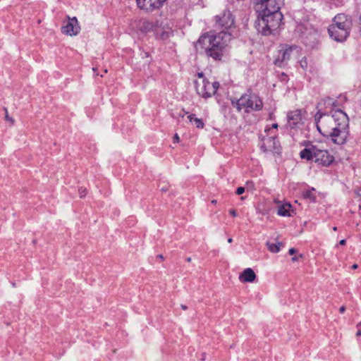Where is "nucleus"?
<instances>
[{"mask_svg": "<svg viewBox=\"0 0 361 361\" xmlns=\"http://www.w3.org/2000/svg\"><path fill=\"white\" fill-rule=\"evenodd\" d=\"M315 121L318 131L336 145H343L349 135V119L341 110L329 114L317 113Z\"/></svg>", "mask_w": 361, "mask_h": 361, "instance_id": "obj_1", "label": "nucleus"}, {"mask_svg": "<svg viewBox=\"0 0 361 361\" xmlns=\"http://www.w3.org/2000/svg\"><path fill=\"white\" fill-rule=\"evenodd\" d=\"M231 39V35L228 31L221 30L218 33L211 32L199 38L195 48L197 51L204 53L214 60H221Z\"/></svg>", "mask_w": 361, "mask_h": 361, "instance_id": "obj_2", "label": "nucleus"}, {"mask_svg": "<svg viewBox=\"0 0 361 361\" xmlns=\"http://www.w3.org/2000/svg\"><path fill=\"white\" fill-rule=\"evenodd\" d=\"M258 19L256 27L259 32L264 35H269L276 30L281 25L283 19L280 12H257Z\"/></svg>", "mask_w": 361, "mask_h": 361, "instance_id": "obj_3", "label": "nucleus"}, {"mask_svg": "<svg viewBox=\"0 0 361 361\" xmlns=\"http://www.w3.org/2000/svg\"><path fill=\"white\" fill-rule=\"evenodd\" d=\"M350 18L343 13L336 16L333 23L329 25L328 32L331 38L337 42H343L348 37L351 28Z\"/></svg>", "mask_w": 361, "mask_h": 361, "instance_id": "obj_4", "label": "nucleus"}, {"mask_svg": "<svg viewBox=\"0 0 361 361\" xmlns=\"http://www.w3.org/2000/svg\"><path fill=\"white\" fill-rule=\"evenodd\" d=\"M197 78L195 80V87L197 94L204 99L214 96L219 87L216 81L210 82L204 78L202 73H198Z\"/></svg>", "mask_w": 361, "mask_h": 361, "instance_id": "obj_5", "label": "nucleus"}, {"mask_svg": "<svg viewBox=\"0 0 361 361\" xmlns=\"http://www.w3.org/2000/svg\"><path fill=\"white\" fill-rule=\"evenodd\" d=\"M232 106L238 111L245 109V112L259 111L262 109L263 103L260 98L255 94H243L236 101H231Z\"/></svg>", "mask_w": 361, "mask_h": 361, "instance_id": "obj_6", "label": "nucleus"}, {"mask_svg": "<svg viewBox=\"0 0 361 361\" xmlns=\"http://www.w3.org/2000/svg\"><path fill=\"white\" fill-rule=\"evenodd\" d=\"M257 12H279L283 0H254Z\"/></svg>", "mask_w": 361, "mask_h": 361, "instance_id": "obj_7", "label": "nucleus"}, {"mask_svg": "<svg viewBox=\"0 0 361 361\" xmlns=\"http://www.w3.org/2000/svg\"><path fill=\"white\" fill-rule=\"evenodd\" d=\"M270 130V128H265L264 133L267 134L262 138L261 148L263 149L264 152L278 153L280 145L275 135H271L268 133Z\"/></svg>", "mask_w": 361, "mask_h": 361, "instance_id": "obj_8", "label": "nucleus"}, {"mask_svg": "<svg viewBox=\"0 0 361 361\" xmlns=\"http://www.w3.org/2000/svg\"><path fill=\"white\" fill-rule=\"evenodd\" d=\"M216 24L220 28L227 30L231 29L234 25V18L228 10H224L215 17Z\"/></svg>", "mask_w": 361, "mask_h": 361, "instance_id": "obj_9", "label": "nucleus"}, {"mask_svg": "<svg viewBox=\"0 0 361 361\" xmlns=\"http://www.w3.org/2000/svg\"><path fill=\"white\" fill-rule=\"evenodd\" d=\"M300 147H304L299 153L300 157L302 159L307 161L314 160L317 146L314 145L310 141H304L300 143Z\"/></svg>", "mask_w": 361, "mask_h": 361, "instance_id": "obj_10", "label": "nucleus"}, {"mask_svg": "<svg viewBox=\"0 0 361 361\" xmlns=\"http://www.w3.org/2000/svg\"><path fill=\"white\" fill-rule=\"evenodd\" d=\"M314 160L318 164L327 166L334 161V158L327 150L320 149L317 147Z\"/></svg>", "mask_w": 361, "mask_h": 361, "instance_id": "obj_11", "label": "nucleus"}, {"mask_svg": "<svg viewBox=\"0 0 361 361\" xmlns=\"http://www.w3.org/2000/svg\"><path fill=\"white\" fill-rule=\"evenodd\" d=\"M80 30V27L75 17H68L67 23L61 27V32L69 36L77 35Z\"/></svg>", "mask_w": 361, "mask_h": 361, "instance_id": "obj_12", "label": "nucleus"}, {"mask_svg": "<svg viewBox=\"0 0 361 361\" xmlns=\"http://www.w3.org/2000/svg\"><path fill=\"white\" fill-rule=\"evenodd\" d=\"M166 0H137V6L146 11H152L160 8Z\"/></svg>", "mask_w": 361, "mask_h": 361, "instance_id": "obj_13", "label": "nucleus"}, {"mask_svg": "<svg viewBox=\"0 0 361 361\" xmlns=\"http://www.w3.org/2000/svg\"><path fill=\"white\" fill-rule=\"evenodd\" d=\"M256 279V274L251 268H247L239 276V280L243 283H252Z\"/></svg>", "mask_w": 361, "mask_h": 361, "instance_id": "obj_14", "label": "nucleus"}, {"mask_svg": "<svg viewBox=\"0 0 361 361\" xmlns=\"http://www.w3.org/2000/svg\"><path fill=\"white\" fill-rule=\"evenodd\" d=\"M293 51L292 47H288L287 49L280 51V55L278 59L276 60L275 63L279 66H282V63L289 61L291 57V54Z\"/></svg>", "mask_w": 361, "mask_h": 361, "instance_id": "obj_15", "label": "nucleus"}, {"mask_svg": "<svg viewBox=\"0 0 361 361\" xmlns=\"http://www.w3.org/2000/svg\"><path fill=\"white\" fill-rule=\"evenodd\" d=\"M306 111L303 109L295 111V128H298L300 125L304 124L306 120Z\"/></svg>", "mask_w": 361, "mask_h": 361, "instance_id": "obj_16", "label": "nucleus"}, {"mask_svg": "<svg viewBox=\"0 0 361 361\" xmlns=\"http://www.w3.org/2000/svg\"><path fill=\"white\" fill-rule=\"evenodd\" d=\"M296 30L299 32L300 35L303 37L307 32V35L312 36L314 34L313 29L310 26L308 23L305 24H299L296 27Z\"/></svg>", "mask_w": 361, "mask_h": 361, "instance_id": "obj_17", "label": "nucleus"}, {"mask_svg": "<svg viewBox=\"0 0 361 361\" xmlns=\"http://www.w3.org/2000/svg\"><path fill=\"white\" fill-rule=\"evenodd\" d=\"M291 208V204L290 203H286L283 204H281L278 208V214L280 216H290V209Z\"/></svg>", "mask_w": 361, "mask_h": 361, "instance_id": "obj_18", "label": "nucleus"}, {"mask_svg": "<svg viewBox=\"0 0 361 361\" xmlns=\"http://www.w3.org/2000/svg\"><path fill=\"white\" fill-rule=\"evenodd\" d=\"M188 118L189 119L190 123H194L197 128H204V124L202 120L195 118L194 114L188 116Z\"/></svg>", "mask_w": 361, "mask_h": 361, "instance_id": "obj_19", "label": "nucleus"}, {"mask_svg": "<svg viewBox=\"0 0 361 361\" xmlns=\"http://www.w3.org/2000/svg\"><path fill=\"white\" fill-rule=\"evenodd\" d=\"M302 195L305 199H308L311 201H314L316 199L315 190L314 188L303 191Z\"/></svg>", "mask_w": 361, "mask_h": 361, "instance_id": "obj_20", "label": "nucleus"}, {"mask_svg": "<svg viewBox=\"0 0 361 361\" xmlns=\"http://www.w3.org/2000/svg\"><path fill=\"white\" fill-rule=\"evenodd\" d=\"M267 245L268 247V250L271 252L277 253L280 251V248H281V246H282V244L281 243H271L267 242Z\"/></svg>", "mask_w": 361, "mask_h": 361, "instance_id": "obj_21", "label": "nucleus"}, {"mask_svg": "<svg viewBox=\"0 0 361 361\" xmlns=\"http://www.w3.org/2000/svg\"><path fill=\"white\" fill-rule=\"evenodd\" d=\"M86 194H87V191H86L85 188H81L79 189V195L81 198L85 197Z\"/></svg>", "mask_w": 361, "mask_h": 361, "instance_id": "obj_22", "label": "nucleus"}, {"mask_svg": "<svg viewBox=\"0 0 361 361\" xmlns=\"http://www.w3.org/2000/svg\"><path fill=\"white\" fill-rule=\"evenodd\" d=\"M4 111H6V116H5V118H6V121H11L12 123H14V120H13L12 118H11V117H9V116H8V111H7V109H6V108H5V109H4Z\"/></svg>", "mask_w": 361, "mask_h": 361, "instance_id": "obj_23", "label": "nucleus"}, {"mask_svg": "<svg viewBox=\"0 0 361 361\" xmlns=\"http://www.w3.org/2000/svg\"><path fill=\"white\" fill-rule=\"evenodd\" d=\"M245 192V188L243 187H238L236 190L237 195H242Z\"/></svg>", "mask_w": 361, "mask_h": 361, "instance_id": "obj_24", "label": "nucleus"}, {"mask_svg": "<svg viewBox=\"0 0 361 361\" xmlns=\"http://www.w3.org/2000/svg\"><path fill=\"white\" fill-rule=\"evenodd\" d=\"M173 139L174 142H178L180 140V137L178 134H175Z\"/></svg>", "mask_w": 361, "mask_h": 361, "instance_id": "obj_25", "label": "nucleus"}, {"mask_svg": "<svg viewBox=\"0 0 361 361\" xmlns=\"http://www.w3.org/2000/svg\"><path fill=\"white\" fill-rule=\"evenodd\" d=\"M229 213L233 216H235L237 215V213H236L235 210H234V209H231L229 211Z\"/></svg>", "mask_w": 361, "mask_h": 361, "instance_id": "obj_26", "label": "nucleus"}, {"mask_svg": "<svg viewBox=\"0 0 361 361\" xmlns=\"http://www.w3.org/2000/svg\"><path fill=\"white\" fill-rule=\"evenodd\" d=\"M345 310V306H341V307L339 308V312H340V313H341V314L344 313Z\"/></svg>", "mask_w": 361, "mask_h": 361, "instance_id": "obj_27", "label": "nucleus"}, {"mask_svg": "<svg viewBox=\"0 0 361 361\" xmlns=\"http://www.w3.org/2000/svg\"><path fill=\"white\" fill-rule=\"evenodd\" d=\"M345 243H346V240L344 239L339 241V245H345Z\"/></svg>", "mask_w": 361, "mask_h": 361, "instance_id": "obj_28", "label": "nucleus"}, {"mask_svg": "<svg viewBox=\"0 0 361 361\" xmlns=\"http://www.w3.org/2000/svg\"><path fill=\"white\" fill-rule=\"evenodd\" d=\"M288 253L290 255H293V253H294V251H293V247H291L288 250Z\"/></svg>", "mask_w": 361, "mask_h": 361, "instance_id": "obj_29", "label": "nucleus"}, {"mask_svg": "<svg viewBox=\"0 0 361 361\" xmlns=\"http://www.w3.org/2000/svg\"><path fill=\"white\" fill-rule=\"evenodd\" d=\"M181 308L183 310H186L188 309V307L185 305H181Z\"/></svg>", "mask_w": 361, "mask_h": 361, "instance_id": "obj_30", "label": "nucleus"}, {"mask_svg": "<svg viewBox=\"0 0 361 361\" xmlns=\"http://www.w3.org/2000/svg\"><path fill=\"white\" fill-rule=\"evenodd\" d=\"M356 335H357V336H361V329H359V330L357 331Z\"/></svg>", "mask_w": 361, "mask_h": 361, "instance_id": "obj_31", "label": "nucleus"}, {"mask_svg": "<svg viewBox=\"0 0 361 361\" xmlns=\"http://www.w3.org/2000/svg\"><path fill=\"white\" fill-rule=\"evenodd\" d=\"M271 128L276 129L278 128V124H276V123L273 124Z\"/></svg>", "mask_w": 361, "mask_h": 361, "instance_id": "obj_32", "label": "nucleus"}, {"mask_svg": "<svg viewBox=\"0 0 361 361\" xmlns=\"http://www.w3.org/2000/svg\"><path fill=\"white\" fill-rule=\"evenodd\" d=\"M357 268V264H355L352 266V269H355Z\"/></svg>", "mask_w": 361, "mask_h": 361, "instance_id": "obj_33", "label": "nucleus"}, {"mask_svg": "<svg viewBox=\"0 0 361 361\" xmlns=\"http://www.w3.org/2000/svg\"><path fill=\"white\" fill-rule=\"evenodd\" d=\"M232 241H233V239H232L231 238H228V242L229 243H232Z\"/></svg>", "mask_w": 361, "mask_h": 361, "instance_id": "obj_34", "label": "nucleus"}, {"mask_svg": "<svg viewBox=\"0 0 361 361\" xmlns=\"http://www.w3.org/2000/svg\"><path fill=\"white\" fill-rule=\"evenodd\" d=\"M157 257H158L159 258H160V259H163V258H164V257H163V255H159Z\"/></svg>", "mask_w": 361, "mask_h": 361, "instance_id": "obj_35", "label": "nucleus"}, {"mask_svg": "<svg viewBox=\"0 0 361 361\" xmlns=\"http://www.w3.org/2000/svg\"><path fill=\"white\" fill-rule=\"evenodd\" d=\"M186 261L188 262H191V258L190 257L187 258Z\"/></svg>", "mask_w": 361, "mask_h": 361, "instance_id": "obj_36", "label": "nucleus"}, {"mask_svg": "<svg viewBox=\"0 0 361 361\" xmlns=\"http://www.w3.org/2000/svg\"><path fill=\"white\" fill-rule=\"evenodd\" d=\"M288 119H292L293 118H292V116H291L290 114H288Z\"/></svg>", "mask_w": 361, "mask_h": 361, "instance_id": "obj_37", "label": "nucleus"}, {"mask_svg": "<svg viewBox=\"0 0 361 361\" xmlns=\"http://www.w3.org/2000/svg\"><path fill=\"white\" fill-rule=\"evenodd\" d=\"M333 230H334V231H337V227H336V226H334V227L333 228Z\"/></svg>", "mask_w": 361, "mask_h": 361, "instance_id": "obj_38", "label": "nucleus"}, {"mask_svg": "<svg viewBox=\"0 0 361 361\" xmlns=\"http://www.w3.org/2000/svg\"><path fill=\"white\" fill-rule=\"evenodd\" d=\"M212 204H216V200H212Z\"/></svg>", "mask_w": 361, "mask_h": 361, "instance_id": "obj_39", "label": "nucleus"}, {"mask_svg": "<svg viewBox=\"0 0 361 361\" xmlns=\"http://www.w3.org/2000/svg\"><path fill=\"white\" fill-rule=\"evenodd\" d=\"M357 195L361 197V191L357 192Z\"/></svg>", "mask_w": 361, "mask_h": 361, "instance_id": "obj_40", "label": "nucleus"}, {"mask_svg": "<svg viewBox=\"0 0 361 361\" xmlns=\"http://www.w3.org/2000/svg\"><path fill=\"white\" fill-rule=\"evenodd\" d=\"M358 327H361V322L357 324Z\"/></svg>", "mask_w": 361, "mask_h": 361, "instance_id": "obj_41", "label": "nucleus"}, {"mask_svg": "<svg viewBox=\"0 0 361 361\" xmlns=\"http://www.w3.org/2000/svg\"><path fill=\"white\" fill-rule=\"evenodd\" d=\"M161 190L162 191H166V190L165 188H162Z\"/></svg>", "mask_w": 361, "mask_h": 361, "instance_id": "obj_42", "label": "nucleus"}, {"mask_svg": "<svg viewBox=\"0 0 361 361\" xmlns=\"http://www.w3.org/2000/svg\"><path fill=\"white\" fill-rule=\"evenodd\" d=\"M180 116L181 117H183V116H184V114H180Z\"/></svg>", "mask_w": 361, "mask_h": 361, "instance_id": "obj_43", "label": "nucleus"}, {"mask_svg": "<svg viewBox=\"0 0 361 361\" xmlns=\"http://www.w3.org/2000/svg\"><path fill=\"white\" fill-rule=\"evenodd\" d=\"M104 73H107V70H106V69H105V70L104 71Z\"/></svg>", "mask_w": 361, "mask_h": 361, "instance_id": "obj_44", "label": "nucleus"}]
</instances>
